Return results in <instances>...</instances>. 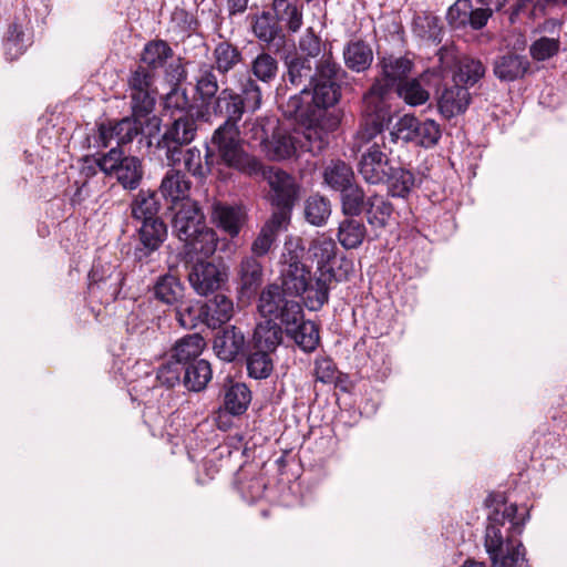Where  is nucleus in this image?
I'll return each mask as SVG.
<instances>
[{
  "label": "nucleus",
  "instance_id": "obj_1",
  "mask_svg": "<svg viewBox=\"0 0 567 567\" xmlns=\"http://www.w3.org/2000/svg\"><path fill=\"white\" fill-rule=\"evenodd\" d=\"M260 85L250 75L243 74L238 81V91L226 86L210 102L212 112L224 117V122L212 135L213 148L224 166L241 175H256L261 171L259 157L244 147L238 123L246 113L254 114L261 107Z\"/></svg>",
  "mask_w": 567,
  "mask_h": 567
},
{
  "label": "nucleus",
  "instance_id": "obj_2",
  "mask_svg": "<svg viewBox=\"0 0 567 567\" xmlns=\"http://www.w3.org/2000/svg\"><path fill=\"white\" fill-rule=\"evenodd\" d=\"M412 68V61L403 56L390 55L381 60V76L363 95L359 141L369 142L389 127L393 118L390 100L399 83L408 80Z\"/></svg>",
  "mask_w": 567,
  "mask_h": 567
},
{
  "label": "nucleus",
  "instance_id": "obj_3",
  "mask_svg": "<svg viewBox=\"0 0 567 567\" xmlns=\"http://www.w3.org/2000/svg\"><path fill=\"white\" fill-rule=\"evenodd\" d=\"M517 505L497 502L488 514L484 546L491 567H528L526 549L514 536L523 533L528 515L518 517Z\"/></svg>",
  "mask_w": 567,
  "mask_h": 567
},
{
  "label": "nucleus",
  "instance_id": "obj_4",
  "mask_svg": "<svg viewBox=\"0 0 567 567\" xmlns=\"http://www.w3.org/2000/svg\"><path fill=\"white\" fill-rule=\"evenodd\" d=\"M302 256L303 248L292 244L285 245L280 259V286L289 296H303L305 306L310 311H319L329 301L334 272L332 268L319 267L312 275L302 264Z\"/></svg>",
  "mask_w": 567,
  "mask_h": 567
},
{
  "label": "nucleus",
  "instance_id": "obj_5",
  "mask_svg": "<svg viewBox=\"0 0 567 567\" xmlns=\"http://www.w3.org/2000/svg\"><path fill=\"white\" fill-rule=\"evenodd\" d=\"M347 76L342 66L329 54L323 55L319 66V76L310 84L305 85L300 95H293L288 101L290 115L305 114L303 99H311L315 107L327 110L334 106L341 99V81Z\"/></svg>",
  "mask_w": 567,
  "mask_h": 567
},
{
  "label": "nucleus",
  "instance_id": "obj_6",
  "mask_svg": "<svg viewBox=\"0 0 567 567\" xmlns=\"http://www.w3.org/2000/svg\"><path fill=\"white\" fill-rule=\"evenodd\" d=\"M383 132L364 143L358 140V131L353 137L352 148L361 152L357 164L358 173L370 185L384 184L388 174L391 173L392 148L386 145Z\"/></svg>",
  "mask_w": 567,
  "mask_h": 567
},
{
  "label": "nucleus",
  "instance_id": "obj_7",
  "mask_svg": "<svg viewBox=\"0 0 567 567\" xmlns=\"http://www.w3.org/2000/svg\"><path fill=\"white\" fill-rule=\"evenodd\" d=\"M100 172L116 182L126 190L138 188L143 179L142 161L132 155H125L122 148L111 147L109 152L93 159Z\"/></svg>",
  "mask_w": 567,
  "mask_h": 567
},
{
  "label": "nucleus",
  "instance_id": "obj_8",
  "mask_svg": "<svg viewBox=\"0 0 567 567\" xmlns=\"http://www.w3.org/2000/svg\"><path fill=\"white\" fill-rule=\"evenodd\" d=\"M197 134V121L192 115H181L164 126L156 148L162 152L169 166L182 161L183 147L190 144Z\"/></svg>",
  "mask_w": 567,
  "mask_h": 567
},
{
  "label": "nucleus",
  "instance_id": "obj_9",
  "mask_svg": "<svg viewBox=\"0 0 567 567\" xmlns=\"http://www.w3.org/2000/svg\"><path fill=\"white\" fill-rule=\"evenodd\" d=\"M282 287L277 284H269L259 293L257 310L260 316L268 320L285 323H295L300 318L302 306L295 299H288Z\"/></svg>",
  "mask_w": 567,
  "mask_h": 567
},
{
  "label": "nucleus",
  "instance_id": "obj_10",
  "mask_svg": "<svg viewBox=\"0 0 567 567\" xmlns=\"http://www.w3.org/2000/svg\"><path fill=\"white\" fill-rule=\"evenodd\" d=\"M123 272L111 262L95 261L89 272L87 298L91 303L113 302L122 288Z\"/></svg>",
  "mask_w": 567,
  "mask_h": 567
},
{
  "label": "nucleus",
  "instance_id": "obj_11",
  "mask_svg": "<svg viewBox=\"0 0 567 567\" xmlns=\"http://www.w3.org/2000/svg\"><path fill=\"white\" fill-rule=\"evenodd\" d=\"M259 163L261 171L256 175L246 176L267 179L272 192V204L276 205L277 208H292L299 195V186L295 177L281 169L266 167L260 158Z\"/></svg>",
  "mask_w": 567,
  "mask_h": 567
},
{
  "label": "nucleus",
  "instance_id": "obj_12",
  "mask_svg": "<svg viewBox=\"0 0 567 567\" xmlns=\"http://www.w3.org/2000/svg\"><path fill=\"white\" fill-rule=\"evenodd\" d=\"M154 72L140 65L128 79L132 112L135 115H150L155 106L156 89Z\"/></svg>",
  "mask_w": 567,
  "mask_h": 567
},
{
  "label": "nucleus",
  "instance_id": "obj_13",
  "mask_svg": "<svg viewBox=\"0 0 567 567\" xmlns=\"http://www.w3.org/2000/svg\"><path fill=\"white\" fill-rule=\"evenodd\" d=\"M228 279L227 268L212 261L198 260L188 272V281L196 293L208 296L217 291Z\"/></svg>",
  "mask_w": 567,
  "mask_h": 567
},
{
  "label": "nucleus",
  "instance_id": "obj_14",
  "mask_svg": "<svg viewBox=\"0 0 567 567\" xmlns=\"http://www.w3.org/2000/svg\"><path fill=\"white\" fill-rule=\"evenodd\" d=\"M136 236L134 258L138 262H147L167 239V226L162 218L143 221L136 230Z\"/></svg>",
  "mask_w": 567,
  "mask_h": 567
},
{
  "label": "nucleus",
  "instance_id": "obj_15",
  "mask_svg": "<svg viewBox=\"0 0 567 567\" xmlns=\"http://www.w3.org/2000/svg\"><path fill=\"white\" fill-rule=\"evenodd\" d=\"M175 209L172 227L181 241L189 240L199 229L207 226L205 216L196 202L186 200L176 206Z\"/></svg>",
  "mask_w": 567,
  "mask_h": 567
},
{
  "label": "nucleus",
  "instance_id": "obj_16",
  "mask_svg": "<svg viewBox=\"0 0 567 567\" xmlns=\"http://www.w3.org/2000/svg\"><path fill=\"white\" fill-rule=\"evenodd\" d=\"M251 32L268 49L279 51L286 44V33L270 11H262L251 17Z\"/></svg>",
  "mask_w": 567,
  "mask_h": 567
},
{
  "label": "nucleus",
  "instance_id": "obj_17",
  "mask_svg": "<svg viewBox=\"0 0 567 567\" xmlns=\"http://www.w3.org/2000/svg\"><path fill=\"white\" fill-rule=\"evenodd\" d=\"M264 282V266L255 256L244 257L237 267L238 291L241 297L251 298Z\"/></svg>",
  "mask_w": 567,
  "mask_h": 567
},
{
  "label": "nucleus",
  "instance_id": "obj_18",
  "mask_svg": "<svg viewBox=\"0 0 567 567\" xmlns=\"http://www.w3.org/2000/svg\"><path fill=\"white\" fill-rule=\"evenodd\" d=\"M529 69L528 58L512 51L497 55L493 62L494 75L501 82H514L523 79Z\"/></svg>",
  "mask_w": 567,
  "mask_h": 567
},
{
  "label": "nucleus",
  "instance_id": "obj_19",
  "mask_svg": "<svg viewBox=\"0 0 567 567\" xmlns=\"http://www.w3.org/2000/svg\"><path fill=\"white\" fill-rule=\"evenodd\" d=\"M233 315V300L225 295H215L214 298L205 301L198 311L200 322L212 329L219 328L228 322Z\"/></svg>",
  "mask_w": 567,
  "mask_h": 567
},
{
  "label": "nucleus",
  "instance_id": "obj_20",
  "mask_svg": "<svg viewBox=\"0 0 567 567\" xmlns=\"http://www.w3.org/2000/svg\"><path fill=\"white\" fill-rule=\"evenodd\" d=\"M32 44V35L28 32L25 18H16L9 24L3 39V49L7 60L18 59Z\"/></svg>",
  "mask_w": 567,
  "mask_h": 567
},
{
  "label": "nucleus",
  "instance_id": "obj_21",
  "mask_svg": "<svg viewBox=\"0 0 567 567\" xmlns=\"http://www.w3.org/2000/svg\"><path fill=\"white\" fill-rule=\"evenodd\" d=\"M284 328L302 351L309 353L317 349L320 341L319 329L315 322L305 320L303 309L295 323H285Z\"/></svg>",
  "mask_w": 567,
  "mask_h": 567
},
{
  "label": "nucleus",
  "instance_id": "obj_22",
  "mask_svg": "<svg viewBox=\"0 0 567 567\" xmlns=\"http://www.w3.org/2000/svg\"><path fill=\"white\" fill-rule=\"evenodd\" d=\"M214 223L230 237H236L246 223V212L240 206L216 203L213 206Z\"/></svg>",
  "mask_w": 567,
  "mask_h": 567
},
{
  "label": "nucleus",
  "instance_id": "obj_23",
  "mask_svg": "<svg viewBox=\"0 0 567 567\" xmlns=\"http://www.w3.org/2000/svg\"><path fill=\"white\" fill-rule=\"evenodd\" d=\"M245 342L241 330L233 326L217 333L213 348L220 360L231 362L244 351Z\"/></svg>",
  "mask_w": 567,
  "mask_h": 567
},
{
  "label": "nucleus",
  "instance_id": "obj_24",
  "mask_svg": "<svg viewBox=\"0 0 567 567\" xmlns=\"http://www.w3.org/2000/svg\"><path fill=\"white\" fill-rule=\"evenodd\" d=\"M312 151L306 146L299 136L276 133L265 144L267 156L272 161H284L297 155L299 150Z\"/></svg>",
  "mask_w": 567,
  "mask_h": 567
},
{
  "label": "nucleus",
  "instance_id": "obj_25",
  "mask_svg": "<svg viewBox=\"0 0 567 567\" xmlns=\"http://www.w3.org/2000/svg\"><path fill=\"white\" fill-rule=\"evenodd\" d=\"M287 73L286 80L293 86L308 85L319 76V64H315L310 58L295 55L286 61Z\"/></svg>",
  "mask_w": 567,
  "mask_h": 567
},
{
  "label": "nucleus",
  "instance_id": "obj_26",
  "mask_svg": "<svg viewBox=\"0 0 567 567\" xmlns=\"http://www.w3.org/2000/svg\"><path fill=\"white\" fill-rule=\"evenodd\" d=\"M471 95L466 86L457 84L445 87L437 101L440 113L451 118L463 113L470 104Z\"/></svg>",
  "mask_w": 567,
  "mask_h": 567
},
{
  "label": "nucleus",
  "instance_id": "obj_27",
  "mask_svg": "<svg viewBox=\"0 0 567 567\" xmlns=\"http://www.w3.org/2000/svg\"><path fill=\"white\" fill-rule=\"evenodd\" d=\"M206 347L205 339L198 334H187L178 339L171 350V359L178 365L185 367L199 361V355Z\"/></svg>",
  "mask_w": 567,
  "mask_h": 567
},
{
  "label": "nucleus",
  "instance_id": "obj_28",
  "mask_svg": "<svg viewBox=\"0 0 567 567\" xmlns=\"http://www.w3.org/2000/svg\"><path fill=\"white\" fill-rule=\"evenodd\" d=\"M343 60L349 70L361 73L371 66L373 51L365 41L352 39L343 48Z\"/></svg>",
  "mask_w": 567,
  "mask_h": 567
},
{
  "label": "nucleus",
  "instance_id": "obj_29",
  "mask_svg": "<svg viewBox=\"0 0 567 567\" xmlns=\"http://www.w3.org/2000/svg\"><path fill=\"white\" fill-rule=\"evenodd\" d=\"M190 185V181L186 178L184 173L171 169L163 177L159 192L164 198L178 206L186 200H190L188 197Z\"/></svg>",
  "mask_w": 567,
  "mask_h": 567
},
{
  "label": "nucleus",
  "instance_id": "obj_30",
  "mask_svg": "<svg viewBox=\"0 0 567 567\" xmlns=\"http://www.w3.org/2000/svg\"><path fill=\"white\" fill-rule=\"evenodd\" d=\"M193 79L195 82V92L205 104L210 103L220 92L216 69L212 63H199Z\"/></svg>",
  "mask_w": 567,
  "mask_h": 567
},
{
  "label": "nucleus",
  "instance_id": "obj_31",
  "mask_svg": "<svg viewBox=\"0 0 567 567\" xmlns=\"http://www.w3.org/2000/svg\"><path fill=\"white\" fill-rule=\"evenodd\" d=\"M184 285L172 274L159 276L153 287L154 297L162 303L177 306L184 297Z\"/></svg>",
  "mask_w": 567,
  "mask_h": 567
},
{
  "label": "nucleus",
  "instance_id": "obj_32",
  "mask_svg": "<svg viewBox=\"0 0 567 567\" xmlns=\"http://www.w3.org/2000/svg\"><path fill=\"white\" fill-rule=\"evenodd\" d=\"M130 207L131 216L136 221L143 223L161 218L158 216L161 203L155 192L141 189Z\"/></svg>",
  "mask_w": 567,
  "mask_h": 567
},
{
  "label": "nucleus",
  "instance_id": "obj_33",
  "mask_svg": "<svg viewBox=\"0 0 567 567\" xmlns=\"http://www.w3.org/2000/svg\"><path fill=\"white\" fill-rule=\"evenodd\" d=\"M323 183L336 192H341L355 181L352 167L341 159L331 161L323 169Z\"/></svg>",
  "mask_w": 567,
  "mask_h": 567
},
{
  "label": "nucleus",
  "instance_id": "obj_34",
  "mask_svg": "<svg viewBox=\"0 0 567 567\" xmlns=\"http://www.w3.org/2000/svg\"><path fill=\"white\" fill-rule=\"evenodd\" d=\"M182 370L184 371L183 384L188 391H203L213 378L210 363L205 359L190 362L182 367Z\"/></svg>",
  "mask_w": 567,
  "mask_h": 567
},
{
  "label": "nucleus",
  "instance_id": "obj_35",
  "mask_svg": "<svg viewBox=\"0 0 567 567\" xmlns=\"http://www.w3.org/2000/svg\"><path fill=\"white\" fill-rule=\"evenodd\" d=\"M214 68L225 75L243 62V53L229 41H221L213 50Z\"/></svg>",
  "mask_w": 567,
  "mask_h": 567
},
{
  "label": "nucleus",
  "instance_id": "obj_36",
  "mask_svg": "<svg viewBox=\"0 0 567 567\" xmlns=\"http://www.w3.org/2000/svg\"><path fill=\"white\" fill-rule=\"evenodd\" d=\"M218 238L213 228L204 227L193 235L189 240L184 241L185 251L188 256H202L208 258L217 248Z\"/></svg>",
  "mask_w": 567,
  "mask_h": 567
},
{
  "label": "nucleus",
  "instance_id": "obj_37",
  "mask_svg": "<svg viewBox=\"0 0 567 567\" xmlns=\"http://www.w3.org/2000/svg\"><path fill=\"white\" fill-rule=\"evenodd\" d=\"M274 17L285 22L291 33L298 32L303 23L302 10L298 0H272Z\"/></svg>",
  "mask_w": 567,
  "mask_h": 567
},
{
  "label": "nucleus",
  "instance_id": "obj_38",
  "mask_svg": "<svg viewBox=\"0 0 567 567\" xmlns=\"http://www.w3.org/2000/svg\"><path fill=\"white\" fill-rule=\"evenodd\" d=\"M282 326L278 324L276 320H266L257 324L254 332L255 347L258 350L271 352L282 340Z\"/></svg>",
  "mask_w": 567,
  "mask_h": 567
},
{
  "label": "nucleus",
  "instance_id": "obj_39",
  "mask_svg": "<svg viewBox=\"0 0 567 567\" xmlns=\"http://www.w3.org/2000/svg\"><path fill=\"white\" fill-rule=\"evenodd\" d=\"M209 148H213L212 143L206 147L205 164H203L202 153L197 147H190L185 152L184 166L193 176L203 178L209 173L214 163L224 165L215 151L210 152L208 158Z\"/></svg>",
  "mask_w": 567,
  "mask_h": 567
},
{
  "label": "nucleus",
  "instance_id": "obj_40",
  "mask_svg": "<svg viewBox=\"0 0 567 567\" xmlns=\"http://www.w3.org/2000/svg\"><path fill=\"white\" fill-rule=\"evenodd\" d=\"M368 223L373 227H385L393 212L392 204L382 195H371L363 208Z\"/></svg>",
  "mask_w": 567,
  "mask_h": 567
},
{
  "label": "nucleus",
  "instance_id": "obj_41",
  "mask_svg": "<svg viewBox=\"0 0 567 567\" xmlns=\"http://www.w3.org/2000/svg\"><path fill=\"white\" fill-rule=\"evenodd\" d=\"M384 183L391 196L405 198L415 186V176L405 167L392 165L391 173L388 174Z\"/></svg>",
  "mask_w": 567,
  "mask_h": 567
},
{
  "label": "nucleus",
  "instance_id": "obj_42",
  "mask_svg": "<svg viewBox=\"0 0 567 567\" xmlns=\"http://www.w3.org/2000/svg\"><path fill=\"white\" fill-rule=\"evenodd\" d=\"M148 115H135L124 117L117 122H112L115 132L116 146L121 148L126 144H130L143 133V118Z\"/></svg>",
  "mask_w": 567,
  "mask_h": 567
},
{
  "label": "nucleus",
  "instance_id": "obj_43",
  "mask_svg": "<svg viewBox=\"0 0 567 567\" xmlns=\"http://www.w3.org/2000/svg\"><path fill=\"white\" fill-rule=\"evenodd\" d=\"M251 401V392L244 383H231L225 391L224 408L231 415L246 412Z\"/></svg>",
  "mask_w": 567,
  "mask_h": 567
},
{
  "label": "nucleus",
  "instance_id": "obj_44",
  "mask_svg": "<svg viewBox=\"0 0 567 567\" xmlns=\"http://www.w3.org/2000/svg\"><path fill=\"white\" fill-rule=\"evenodd\" d=\"M367 236V228L361 220L347 218L342 220L338 229V239L346 249L359 247Z\"/></svg>",
  "mask_w": 567,
  "mask_h": 567
},
{
  "label": "nucleus",
  "instance_id": "obj_45",
  "mask_svg": "<svg viewBox=\"0 0 567 567\" xmlns=\"http://www.w3.org/2000/svg\"><path fill=\"white\" fill-rule=\"evenodd\" d=\"M172 56L173 50L167 42L153 40L145 44L141 60L154 72V70L164 68Z\"/></svg>",
  "mask_w": 567,
  "mask_h": 567
},
{
  "label": "nucleus",
  "instance_id": "obj_46",
  "mask_svg": "<svg viewBox=\"0 0 567 567\" xmlns=\"http://www.w3.org/2000/svg\"><path fill=\"white\" fill-rule=\"evenodd\" d=\"M331 215L330 200L321 195H311L305 202V217L313 226H322Z\"/></svg>",
  "mask_w": 567,
  "mask_h": 567
},
{
  "label": "nucleus",
  "instance_id": "obj_47",
  "mask_svg": "<svg viewBox=\"0 0 567 567\" xmlns=\"http://www.w3.org/2000/svg\"><path fill=\"white\" fill-rule=\"evenodd\" d=\"M279 65L269 52H260L250 64L251 74L260 82L270 84L278 74Z\"/></svg>",
  "mask_w": 567,
  "mask_h": 567
},
{
  "label": "nucleus",
  "instance_id": "obj_48",
  "mask_svg": "<svg viewBox=\"0 0 567 567\" xmlns=\"http://www.w3.org/2000/svg\"><path fill=\"white\" fill-rule=\"evenodd\" d=\"M485 71V66L481 60L472 56H463L457 62L454 80L465 85H474L484 76Z\"/></svg>",
  "mask_w": 567,
  "mask_h": 567
},
{
  "label": "nucleus",
  "instance_id": "obj_49",
  "mask_svg": "<svg viewBox=\"0 0 567 567\" xmlns=\"http://www.w3.org/2000/svg\"><path fill=\"white\" fill-rule=\"evenodd\" d=\"M341 194V206L344 215L359 216L365 206V194L363 188L355 181L339 192Z\"/></svg>",
  "mask_w": 567,
  "mask_h": 567
},
{
  "label": "nucleus",
  "instance_id": "obj_50",
  "mask_svg": "<svg viewBox=\"0 0 567 567\" xmlns=\"http://www.w3.org/2000/svg\"><path fill=\"white\" fill-rule=\"evenodd\" d=\"M399 97L411 106L422 105L430 99L429 91L419 79H408L394 90Z\"/></svg>",
  "mask_w": 567,
  "mask_h": 567
},
{
  "label": "nucleus",
  "instance_id": "obj_51",
  "mask_svg": "<svg viewBox=\"0 0 567 567\" xmlns=\"http://www.w3.org/2000/svg\"><path fill=\"white\" fill-rule=\"evenodd\" d=\"M299 49L305 54L303 58H310L315 64H319L323 60V55L332 54L331 45L321 42V39L312 31L307 32L299 41Z\"/></svg>",
  "mask_w": 567,
  "mask_h": 567
},
{
  "label": "nucleus",
  "instance_id": "obj_52",
  "mask_svg": "<svg viewBox=\"0 0 567 567\" xmlns=\"http://www.w3.org/2000/svg\"><path fill=\"white\" fill-rule=\"evenodd\" d=\"M414 33L423 40L440 43L442 41V28L440 19L431 14L417 16L413 20Z\"/></svg>",
  "mask_w": 567,
  "mask_h": 567
},
{
  "label": "nucleus",
  "instance_id": "obj_53",
  "mask_svg": "<svg viewBox=\"0 0 567 567\" xmlns=\"http://www.w3.org/2000/svg\"><path fill=\"white\" fill-rule=\"evenodd\" d=\"M441 138L440 125L433 120L421 121L416 117L413 143L425 148L433 147Z\"/></svg>",
  "mask_w": 567,
  "mask_h": 567
},
{
  "label": "nucleus",
  "instance_id": "obj_54",
  "mask_svg": "<svg viewBox=\"0 0 567 567\" xmlns=\"http://www.w3.org/2000/svg\"><path fill=\"white\" fill-rule=\"evenodd\" d=\"M246 367L248 375L256 380L267 379L274 370L269 353L261 350H256L247 357Z\"/></svg>",
  "mask_w": 567,
  "mask_h": 567
},
{
  "label": "nucleus",
  "instance_id": "obj_55",
  "mask_svg": "<svg viewBox=\"0 0 567 567\" xmlns=\"http://www.w3.org/2000/svg\"><path fill=\"white\" fill-rule=\"evenodd\" d=\"M559 51V40L542 37L534 41L529 48L532 58L536 61H546Z\"/></svg>",
  "mask_w": 567,
  "mask_h": 567
},
{
  "label": "nucleus",
  "instance_id": "obj_56",
  "mask_svg": "<svg viewBox=\"0 0 567 567\" xmlns=\"http://www.w3.org/2000/svg\"><path fill=\"white\" fill-rule=\"evenodd\" d=\"M471 0H457L452 4L446 13V19L451 27L456 29L466 27L468 20H471Z\"/></svg>",
  "mask_w": 567,
  "mask_h": 567
},
{
  "label": "nucleus",
  "instance_id": "obj_57",
  "mask_svg": "<svg viewBox=\"0 0 567 567\" xmlns=\"http://www.w3.org/2000/svg\"><path fill=\"white\" fill-rule=\"evenodd\" d=\"M415 122L416 117L414 115L405 114L399 118L389 134L390 141L396 143L399 140H402L405 143H413Z\"/></svg>",
  "mask_w": 567,
  "mask_h": 567
},
{
  "label": "nucleus",
  "instance_id": "obj_58",
  "mask_svg": "<svg viewBox=\"0 0 567 567\" xmlns=\"http://www.w3.org/2000/svg\"><path fill=\"white\" fill-rule=\"evenodd\" d=\"M181 373L182 367L171 359L157 369L155 380L162 386L174 388L181 382Z\"/></svg>",
  "mask_w": 567,
  "mask_h": 567
},
{
  "label": "nucleus",
  "instance_id": "obj_59",
  "mask_svg": "<svg viewBox=\"0 0 567 567\" xmlns=\"http://www.w3.org/2000/svg\"><path fill=\"white\" fill-rule=\"evenodd\" d=\"M163 105L166 111L183 112L189 106V100L186 92L179 87H173L163 100Z\"/></svg>",
  "mask_w": 567,
  "mask_h": 567
},
{
  "label": "nucleus",
  "instance_id": "obj_60",
  "mask_svg": "<svg viewBox=\"0 0 567 567\" xmlns=\"http://www.w3.org/2000/svg\"><path fill=\"white\" fill-rule=\"evenodd\" d=\"M276 237L277 235H275L272 230H269V227H262L257 238L251 244L252 256L258 259V257L267 255L270 251Z\"/></svg>",
  "mask_w": 567,
  "mask_h": 567
},
{
  "label": "nucleus",
  "instance_id": "obj_61",
  "mask_svg": "<svg viewBox=\"0 0 567 567\" xmlns=\"http://www.w3.org/2000/svg\"><path fill=\"white\" fill-rule=\"evenodd\" d=\"M198 311L199 308H195L188 303H182L176 308L175 318L182 328L194 329L197 322L200 321Z\"/></svg>",
  "mask_w": 567,
  "mask_h": 567
},
{
  "label": "nucleus",
  "instance_id": "obj_62",
  "mask_svg": "<svg viewBox=\"0 0 567 567\" xmlns=\"http://www.w3.org/2000/svg\"><path fill=\"white\" fill-rule=\"evenodd\" d=\"M336 364L330 358H317L315 360V377L321 383H331L336 379Z\"/></svg>",
  "mask_w": 567,
  "mask_h": 567
},
{
  "label": "nucleus",
  "instance_id": "obj_63",
  "mask_svg": "<svg viewBox=\"0 0 567 567\" xmlns=\"http://www.w3.org/2000/svg\"><path fill=\"white\" fill-rule=\"evenodd\" d=\"M311 249L321 261H329L334 256L336 243L330 238H318L312 243Z\"/></svg>",
  "mask_w": 567,
  "mask_h": 567
},
{
  "label": "nucleus",
  "instance_id": "obj_64",
  "mask_svg": "<svg viewBox=\"0 0 567 567\" xmlns=\"http://www.w3.org/2000/svg\"><path fill=\"white\" fill-rule=\"evenodd\" d=\"M94 140V145L96 147H110L112 141H115V132L112 122L100 124Z\"/></svg>",
  "mask_w": 567,
  "mask_h": 567
}]
</instances>
